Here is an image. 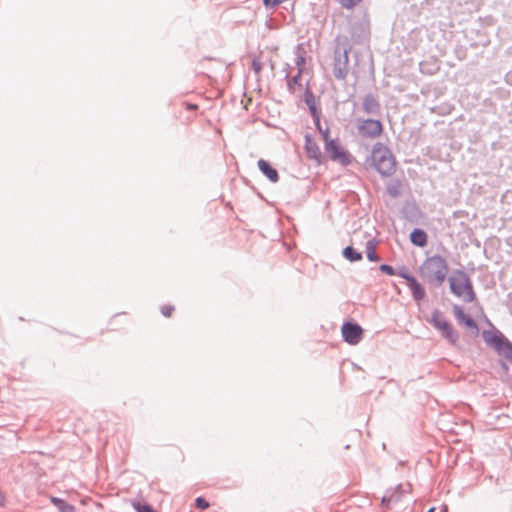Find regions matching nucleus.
<instances>
[{
	"mask_svg": "<svg viewBox=\"0 0 512 512\" xmlns=\"http://www.w3.org/2000/svg\"><path fill=\"white\" fill-rule=\"evenodd\" d=\"M362 0H338V2L341 4L342 7L345 8H353L357 3L361 2Z\"/></svg>",
	"mask_w": 512,
	"mask_h": 512,
	"instance_id": "nucleus-26",
	"label": "nucleus"
},
{
	"mask_svg": "<svg viewBox=\"0 0 512 512\" xmlns=\"http://www.w3.org/2000/svg\"><path fill=\"white\" fill-rule=\"evenodd\" d=\"M428 321L435 329L442 332L450 344L455 345L459 341L458 332L454 330L452 324L445 319L438 309L433 310Z\"/></svg>",
	"mask_w": 512,
	"mask_h": 512,
	"instance_id": "nucleus-4",
	"label": "nucleus"
},
{
	"mask_svg": "<svg viewBox=\"0 0 512 512\" xmlns=\"http://www.w3.org/2000/svg\"><path fill=\"white\" fill-rule=\"evenodd\" d=\"M362 109L363 111L372 116H380L381 115V104L376 95L373 93H368L363 97L362 101Z\"/></svg>",
	"mask_w": 512,
	"mask_h": 512,
	"instance_id": "nucleus-11",
	"label": "nucleus"
},
{
	"mask_svg": "<svg viewBox=\"0 0 512 512\" xmlns=\"http://www.w3.org/2000/svg\"><path fill=\"white\" fill-rule=\"evenodd\" d=\"M52 502L57 505L62 512H72L73 507L67 503H65L63 500L58 498H52Z\"/></svg>",
	"mask_w": 512,
	"mask_h": 512,
	"instance_id": "nucleus-23",
	"label": "nucleus"
},
{
	"mask_svg": "<svg viewBox=\"0 0 512 512\" xmlns=\"http://www.w3.org/2000/svg\"><path fill=\"white\" fill-rule=\"evenodd\" d=\"M410 242L416 247H425L428 243L427 233L421 228H414L410 233Z\"/></svg>",
	"mask_w": 512,
	"mask_h": 512,
	"instance_id": "nucleus-16",
	"label": "nucleus"
},
{
	"mask_svg": "<svg viewBox=\"0 0 512 512\" xmlns=\"http://www.w3.org/2000/svg\"><path fill=\"white\" fill-rule=\"evenodd\" d=\"M263 4L266 8H274L277 5H274L273 0H263Z\"/></svg>",
	"mask_w": 512,
	"mask_h": 512,
	"instance_id": "nucleus-34",
	"label": "nucleus"
},
{
	"mask_svg": "<svg viewBox=\"0 0 512 512\" xmlns=\"http://www.w3.org/2000/svg\"><path fill=\"white\" fill-rule=\"evenodd\" d=\"M197 108H198V106L196 104H192V103L187 104L188 110H196Z\"/></svg>",
	"mask_w": 512,
	"mask_h": 512,
	"instance_id": "nucleus-36",
	"label": "nucleus"
},
{
	"mask_svg": "<svg viewBox=\"0 0 512 512\" xmlns=\"http://www.w3.org/2000/svg\"><path fill=\"white\" fill-rule=\"evenodd\" d=\"M174 310V307L172 305H164L161 307V313L165 317H169Z\"/></svg>",
	"mask_w": 512,
	"mask_h": 512,
	"instance_id": "nucleus-29",
	"label": "nucleus"
},
{
	"mask_svg": "<svg viewBox=\"0 0 512 512\" xmlns=\"http://www.w3.org/2000/svg\"><path fill=\"white\" fill-rule=\"evenodd\" d=\"M434 511H435V508H434V507H432V508H430L427 512H434Z\"/></svg>",
	"mask_w": 512,
	"mask_h": 512,
	"instance_id": "nucleus-38",
	"label": "nucleus"
},
{
	"mask_svg": "<svg viewBox=\"0 0 512 512\" xmlns=\"http://www.w3.org/2000/svg\"><path fill=\"white\" fill-rule=\"evenodd\" d=\"M257 166L259 168V170L261 171V173L272 183H276L278 182L279 180V174H278V171L272 167V165L264 160V159H260L258 160L257 162Z\"/></svg>",
	"mask_w": 512,
	"mask_h": 512,
	"instance_id": "nucleus-13",
	"label": "nucleus"
},
{
	"mask_svg": "<svg viewBox=\"0 0 512 512\" xmlns=\"http://www.w3.org/2000/svg\"><path fill=\"white\" fill-rule=\"evenodd\" d=\"M304 102L307 105L313 120H318V115H321V111L317 108L315 96L308 86L304 92Z\"/></svg>",
	"mask_w": 512,
	"mask_h": 512,
	"instance_id": "nucleus-14",
	"label": "nucleus"
},
{
	"mask_svg": "<svg viewBox=\"0 0 512 512\" xmlns=\"http://www.w3.org/2000/svg\"><path fill=\"white\" fill-rule=\"evenodd\" d=\"M379 270L382 272V273H385L389 276H393L396 274V271L395 269L393 268V266L389 265V264H381L379 266Z\"/></svg>",
	"mask_w": 512,
	"mask_h": 512,
	"instance_id": "nucleus-25",
	"label": "nucleus"
},
{
	"mask_svg": "<svg viewBox=\"0 0 512 512\" xmlns=\"http://www.w3.org/2000/svg\"><path fill=\"white\" fill-rule=\"evenodd\" d=\"M363 328L355 321H345L341 327L342 338L349 345H357L363 337Z\"/></svg>",
	"mask_w": 512,
	"mask_h": 512,
	"instance_id": "nucleus-7",
	"label": "nucleus"
},
{
	"mask_svg": "<svg viewBox=\"0 0 512 512\" xmlns=\"http://www.w3.org/2000/svg\"><path fill=\"white\" fill-rule=\"evenodd\" d=\"M401 187V181L399 179H395L387 184L386 191L392 198H397L401 194Z\"/></svg>",
	"mask_w": 512,
	"mask_h": 512,
	"instance_id": "nucleus-20",
	"label": "nucleus"
},
{
	"mask_svg": "<svg viewBox=\"0 0 512 512\" xmlns=\"http://www.w3.org/2000/svg\"><path fill=\"white\" fill-rule=\"evenodd\" d=\"M448 271L447 260L439 254L428 256L419 266V274L422 279L435 288H439L445 282Z\"/></svg>",
	"mask_w": 512,
	"mask_h": 512,
	"instance_id": "nucleus-1",
	"label": "nucleus"
},
{
	"mask_svg": "<svg viewBox=\"0 0 512 512\" xmlns=\"http://www.w3.org/2000/svg\"><path fill=\"white\" fill-rule=\"evenodd\" d=\"M304 63H305V56H304V55H301V54H298V55L296 56V58H295V64H296V66H297L298 70H299L300 68H302V69H303V65H304Z\"/></svg>",
	"mask_w": 512,
	"mask_h": 512,
	"instance_id": "nucleus-30",
	"label": "nucleus"
},
{
	"mask_svg": "<svg viewBox=\"0 0 512 512\" xmlns=\"http://www.w3.org/2000/svg\"><path fill=\"white\" fill-rule=\"evenodd\" d=\"M453 313L459 324L469 329L477 337L479 335V326L472 316L466 314L463 308L457 304L453 306Z\"/></svg>",
	"mask_w": 512,
	"mask_h": 512,
	"instance_id": "nucleus-10",
	"label": "nucleus"
},
{
	"mask_svg": "<svg viewBox=\"0 0 512 512\" xmlns=\"http://www.w3.org/2000/svg\"><path fill=\"white\" fill-rule=\"evenodd\" d=\"M482 337L485 343L500 355H502L505 349L508 348L509 343H512L502 332L495 328L493 330H484L482 332Z\"/></svg>",
	"mask_w": 512,
	"mask_h": 512,
	"instance_id": "nucleus-5",
	"label": "nucleus"
},
{
	"mask_svg": "<svg viewBox=\"0 0 512 512\" xmlns=\"http://www.w3.org/2000/svg\"><path fill=\"white\" fill-rule=\"evenodd\" d=\"M376 245H377L376 239H371V240L367 241V243H366V256H367V259L371 262H378L380 260V257L375 252Z\"/></svg>",
	"mask_w": 512,
	"mask_h": 512,
	"instance_id": "nucleus-19",
	"label": "nucleus"
},
{
	"mask_svg": "<svg viewBox=\"0 0 512 512\" xmlns=\"http://www.w3.org/2000/svg\"><path fill=\"white\" fill-rule=\"evenodd\" d=\"M5 503V497L2 493H0V506H3Z\"/></svg>",
	"mask_w": 512,
	"mask_h": 512,
	"instance_id": "nucleus-37",
	"label": "nucleus"
},
{
	"mask_svg": "<svg viewBox=\"0 0 512 512\" xmlns=\"http://www.w3.org/2000/svg\"><path fill=\"white\" fill-rule=\"evenodd\" d=\"M357 129L363 138L375 139L382 134L383 124L379 119L367 118L359 121Z\"/></svg>",
	"mask_w": 512,
	"mask_h": 512,
	"instance_id": "nucleus-6",
	"label": "nucleus"
},
{
	"mask_svg": "<svg viewBox=\"0 0 512 512\" xmlns=\"http://www.w3.org/2000/svg\"><path fill=\"white\" fill-rule=\"evenodd\" d=\"M296 49L299 51L301 49L300 45H297Z\"/></svg>",
	"mask_w": 512,
	"mask_h": 512,
	"instance_id": "nucleus-39",
	"label": "nucleus"
},
{
	"mask_svg": "<svg viewBox=\"0 0 512 512\" xmlns=\"http://www.w3.org/2000/svg\"><path fill=\"white\" fill-rule=\"evenodd\" d=\"M507 360L512 362V343H509L508 348L505 349L504 353L502 354Z\"/></svg>",
	"mask_w": 512,
	"mask_h": 512,
	"instance_id": "nucleus-31",
	"label": "nucleus"
},
{
	"mask_svg": "<svg viewBox=\"0 0 512 512\" xmlns=\"http://www.w3.org/2000/svg\"><path fill=\"white\" fill-rule=\"evenodd\" d=\"M302 68H300L297 71V74L288 79L287 81V88L290 93H295L296 86L301 87V74H302Z\"/></svg>",
	"mask_w": 512,
	"mask_h": 512,
	"instance_id": "nucleus-21",
	"label": "nucleus"
},
{
	"mask_svg": "<svg viewBox=\"0 0 512 512\" xmlns=\"http://www.w3.org/2000/svg\"><path fill=\"white\" fill-rule=\"evenodd\" d=\"M321 135H322V138L323 140L325 141V143L327 141H330L331 139L329 138V135H330V130H329V127L326 126V128L322 129V132H319Z\"/></svg>",
	"mask_w": 512,
	"mask_h": 512,
	"instance_id": "nucleus-32",
	"label": "nucleus"
},
{
	"mask_svg": "<svg viewBox=\"0 0 512 512\" xmlns=\"http://www.w3.org/2000/svg\"><path fill=\"white\" fill-rule=\"evenodd\" d=\"M368 160L381 176H390L395 172V158L390 149L380 142L374 144Z\"/></svg>",
	"mask_w": 512,
	"mask_h": 512,
	"instance_id": "nucleus-2",
	"label": "nucleus"
},
{
	"mask_svg": "<svg viewBox=\"0 0 512 512\" xmlns=\"http://www.w3.org/2000/svg\"><path fill=\"white\" fill-rule=\"evenodd\" d=\"M499 365H500L501 369H502L506 374L509 372V366H508V364H507L505 361L500 360V361H499Z\"/></svg>",
	"mask_w": 512,
	"mask_h": 512,
	"instance_id": "nucleus-33",
	"label": "nucleus"
},
{
	"mask_svg": "<svg viewBox=\"0 0 512 512\" xmlns=\"http://www.w3.org/2000/svg\"><path fill=\"white\" fill-rule=\"evenodd\" d=\"M450 291L456 297L462 298L465 302L476 300V293L469 275L462 269H456L447 278Z\"/></svg>",
	"mask_w": 512,
	"mask_h": 512,
	"instance_id": "nucleus-3",
	"label": "nucleus"
},
{
	"mask_svg": "<svg viewBox=\"0 0 512 512\" xmlns=\"http://www.w3.org/2000/svg\"><path fill=\"white\" fill-rule=\"evenodd\" d=\"M305 150L309 158L320 162L321 152L317 143L311 138V136H305Z\"/></svg>",
	"mask_w": 512,
	"mask_h": 512,
	"instance_id": "nucleus-17",
	"label": "nucleus"
},
{
	"mask_svg": "<svg viewBox=\"0 0 512 512\" xmlns=\"http://www.w3.org/2000/svg\"><path fill=\"white\" fill-rule=\"evenodd\" d=\"M342 256L350 262H357L363 258L362 253L353 246H346L342 251Z\"/></svg>",
	"mask_w": 512,
	"mask_h": 512,
	"instance_id": "nucleus-18",
	"label": "nucleus"
},
{
	"mask_svg": "<svg viewBox=\"0 0 512 512\" xmlns=\"http://www.w3.org/2000/svg\"><path fill=\"white\" fill-rule=\"evenodd\" d=\"M133 507L137 512H155L152 507L148 504H141L139 502H133Z\"/></svg>",
	"mask_w": 512,
	"mask_h": 512,
	"instance_id": "nucleus-24",
	"label": "nucleus"
},
{
	"mask_svg": "<svg viewBox=\"0 0 512 512\" xmlns=\"http://www.w3.org/2000/svg\"><path fill=\"white\" fill-rule=\"evenodd\" d=\"M349 72V57L348 50L344 49L341 52L339 49L335 50L334 63H333V75L337 80H345Z\"/></svg>",
	"mask_w": 512,
	"mask_h": 512,
	"instance_id": "nucleus-8",
	"label": "nucleus"
},
{
	"mask_svg": "<svg viewBox=\"0 0 512 512\" xmlns=\"http://www.w3.org/2000/svg\"><path fill=\"white\" fill-rule=\"evenodd\" d=\"M325 151L333 161H338L342 165H349L351 163V156L340 145L338 139H331L325 143Z\"/></svg>",
	"mask_w": 512,
	"mask_h": 512,
	"instance_id": "nucleus-9",
	"label": "nucleus"
},
{
	"mask_svg": "<svg viewBox=\"0 0 512 512\" xmlns=\"http://www.w3.org/2000/svg\"><path fill=\"white\" fill-rule=\"evenodd\" d=\"M396 274L403 278L405 281H406V284L409 282L410 279H413L415 276H413L407 267L405 266H402L400 267L397 271H396Z\"/></svg>",
	"mask_w": 512,
	"mask_h": 512,
	"instance_id": "nucleus-22",
	"label": "nucleus"
},
{
	"mask_svg": "<svg viewBox=\"0 0 512 512\" xmlns=\"http://www.w3.org/2000/svg\"><path fill=\"white\" fill-rule=\"evenodd\" d=\"M407 286L412 294L413 299L416 302L422 301L425 298V289L423 285L417 280L416 277L410 279L409 282L407 283Z\"/></svg>",
	"mask_w": 512,
	"mask_h": 512,
	"instance_id": "nucleus-15",
	"label": "nucleus"
},
{
	"mask_svg": "<svg viewBox=\"0 0 512 512\" xmlns=\"http://www.w3.org/2000/svg\"><path fill=\"white\" fill-rule=\"evenodd\" d=\"M195 502H196V506H197L198 508H200V509H207V508L210 506L209 502H207V501H206L204 498H202V497H198V498H196Z\"/></svg>",
	"mask_w": 512,
	"mask_h": 512,
	"instance_id": "nucleus-28",
	"label": "nucleus"
},
{
	"mask_svg": "<svg viewBox=\"0 0 512 512\" xmlns=\"http://www.w3.org/2000/svg\"><path fill=\"white\" fill-rule=\"evenodd\" d=\"M368 30L369 22L365 17L351 22L350 34L351 37L356 41L364 39L367 36Z\"/></svg>",
	"mask_w": 512,
	"mask_h": 512,
	"instance_id": "nucleus-12",
	"label": "nucleus"
},
{
	"mask_svg": "<svg viewBox=\"0 0 512 512\" xmlns=\"http://www.w3.org/2000/svg\"><path fill=\"white\" fill-rule=\"evenodd\" d=\"M320 116H321V115H318V120H313V121H314V123H315V126H316L317 130H318L319 132H322L323 127H322V125H321Z\"/></svg>",
	"mask_w": 512,
	"mask_h": 512,
	"instance_id": "nucleus-35",
	"label": "nucleus"
},
{
	"mask_svg": "<svg viewBox=\"0 0 512 512\" xmlns=\"http://www.w3.org/2000/svg\"><path fill=\"white\" fill-rule=\"evenodd\" d=\"M251 66H252L253 71H254L256 74H259V73L261 72V70H262V63H261V62H260V60H259V59H257V58H254V59L252 60V64H251Z\"/></svg>",
	"mask_w": 512,
	"mask_h": 512,
	"instance_id": "nucleus-27",
	"label": "nucleus"
}]
</instances>
